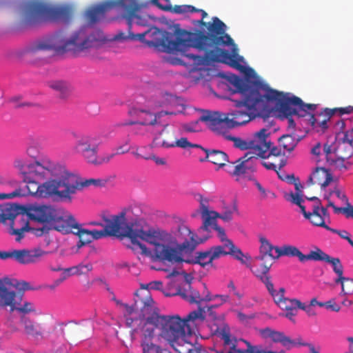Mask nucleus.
<instances>
[{
  "mask_svg": "<svg viewBox=\"0 0 353 353\" xmlns=\"http://www.w3.org/2000/svg\"><path fill=\"white\" fill-rule=\"evenodd\" d=\"M229 82L235 88V92L241 94V100H232L235 109L227 114L207 111L199 121H209L213 126L220 125L223 121L232 127L246 124L256 117L269 115L270 108L267 105V96L273 91L267 84L261 82L248 83L237 75L228 77Z\"/></svg>",
  "mask_w": 353,
  "mask_h": 353,
  "instance_id": "1",
  "label": "nucleus"
},
{
  "mask_svg": "<svg viewBox=\"0 0 353 353\" xmlns=\"http://www.w3.org/2000/svg\"><path fill=\"white\" fill-rule=\"evenodd\" d=\"M14 168L26 183L29 194L41 199H55L65 201L63 181V166L48 158L28 163L23 157H17Z\"/></svg>",
  "mask_w": 353,
  "mask_h": 353,
  "instance_id": "2",
  "label": "nucleus"
},
{
  "mask_svg": "<svg viewBox=\"0 0 353 353\" xmlns=\"http://www.w3.org/2000/svg\"><path fill=\"white\" fill-rule=\"evenodd\" d=\"M154 231L163 232L165 234L159 239H157L148 243L154 246V256L159 261L172 263L183 261V252H192L199 244L208 239L196 240L194 234L185 225H179L174 233L155 228Z\"/></svg>",
  "mask_w": 353,
  "mask_h": 353,
  "instance_id": "3",
  "label": "nucleus"
},
{
  "mask_svg": "<svg viewBox=\"0 0 353 353\" xmlns=\"http://www.w3.org/2000/svg\"><path fill=\"white\" fill-rule=\"evenodd\" d=\"M157 307L154 308L150 314L143 319L141 325H150L153 326V332L155 328H159L160 335L165 339L175 349L174 343L185 342L187 336L192 334L190 323L196 320L203 321L205 319V310L199 307L198 310L190 312L185 318L179 316L159 315L157 313Z\"/></svg>",
  "mask_w": 353,
  "mask_h": 353,
  "instance_id": "4",
  "label": "nucleus"
},
{
  "mask_svg": "<svg viewBox=\"0 0 353 353\" xmlns=\"http://www.w3.org/2000/svg\"><path fill=\"white\" fill-rule=\"evenodd\" d=\"M96 41L94 35L87 34L85 28L76 30L69 36H66L63 31H59L33 43L28 48V53L35 56L41 51H54L58 54L71 52L76 55L92 48Z\"/></svg>",
  "mask_w": 353,
  "mask_h": 353,
  "instance_id": "5",
  "label": "nucleus"
},
{
  "mask_svg": "<svg viewBox=\"0 0 353 353\" xmlns=\"http://www.w3.org/2000/svg\"><path fill=\"white\" fill-rule=\"evenodd\" d=\"M203 20H195L193 24L205 27L207 32L201 30L193 32L183 29L176 30L175 33L181 38L185 52L187 48L192 47L205 53L214 45L228 44L232 41L231 37L226 33V25L218 17H212L211 22H205Z\"/></svg>",
  "mask_w": 353,
  "mask_h": 353,
  "instance_id": "6",
  "label": "nucleus"
},
{
  "mask_svg": "<svg viewBox=\"0 0 353 353\" xmlns=\"http://www.w3.org/2000/svg\"><path fill=\"white\" fill-rule=\"evenodd\" d=\"M139 208L130 206L110 218L121 239L128 237L134 245L139 247L143 253H146L148 248L140 240L148 243L157 239H159L165 234L163 232L154 231V228L145 229L142 225L144 221L139 218Z\"/></svg>",
  "mask_w": 353,
  "mask_h": 353,
  "instance_id": "7",
  "label": "nucleus"
},
{
  "mask_svg": "<svg viewBox=\"0 0 353 353\" xmlns=\"http://www.w3.org/2000/svg\"><path fill=\"white\" fill-rule=\"evenodd\" d=\"M25 213L31 221L42 224L41 227L32 229L37 236L48 234L55 230L68 234L69 228L65 226L66 219L63 220L58 209L51 205L32 204L24 208Z\"/></svg>",
  "mask_w": 353,
  "mask_h": 353,
  "instance_id": "8",
  "label": "nucleus"
},
{
  "mask_svg": "<svg viewBox=\"0 0 353 353\" xmlns=\"http://www.w3.org/2000/svg\"><path fill=\"white\" fill-rule=\"evenodd\" d=\"M73 10L70 6H52L39 1L26 2L23 7V21L27 25H34L43 21L68 22Z\"/></svg>",
  "mask_w": 353,
  "mask_h": 353,
  "instance_id": "9",
  "label": "nucleus"
},
{
  "mask_svg": "<svg viewBox=\"0 0 353 353\" xmlns=\"http://www.w3.org/2000/svg\"><path fill=\"white\" fill-rule=\"evenodd\" d=\"M267 105L269 102L274 103L278 112V117L281 119H286L288 125L294 128L295 122L292 119V115H298L304 117L307 116L308 110H314L316 108V104H306L298 97H290L288 93H284L273 90L267 96Z\"/></svg>",
  "mask_w": 353,
  "mask_h": 353,
  "instance_id": "10",
  "label": "nucleus"
},
{
  "mask_svg": "<svg viewBox=\"0 0 353 353\" xmlns=\"http://www.w3.org/2000/svg\"><path fill=\"white\" fill-rule=\"evenodd\" d=\"M130 38L132 40H139L145 43L149 47L161 48L164 52L173 53L181 52V54L186 57L183 44L181 38L176 34L175 39L171 32L161 30L153 27L142 33L131 34Z\"/></svg>",
  "mask_w": 353,
  "mask_h": 353,
  "instance_id": "11",
  "label": "nucleus"
},
{
  "mask_svg": "<svg viewBox=\"0 0 353 353\" xmlns=\"http://www.w3.org/2000/svg\"><path fill=\"white\" fill-rule=\"evenodd\" d=\"M12 301V296H8L3 301H1L0 303L4 306H9L10 312H16L19 314V324L21 325L24 334L36 339L42 338L43 330L41 325L29 316V315L39 314L35 303L21 297L20 303L17 305L14 304Z\"/></svg>",
  "mask_w": 353,
  "mask_h": 353,
  "instance_id": "12",
  "label": "nucleus"
},
{
  "mask_svg": "<svg viewBox=\"0 0 353 353\" xmlns=\"http://www.w3.org/2000/svg\"><path fill=\"white\" fill-rule=\"evenodd\" d=\"M116 303L124 309L126 325L132 328L141 325L143 319L154 308V301L149 292L144 294H141L139 291L135 292L134 303L132 305L123 303L119 300H117Z\"/></svg>",
  "mask_w": 353,
  "mask_h": 353,
  "instance_id": "13",
  "label": "nucleus"
},
{
  "mask_svg": "<svg viewBox=\"0 0 353 353\" xmlns=\"http://www.w3.org/2000/svg\"><path fill=\"white\" fill-rule=\"evenodd\" d=\"M76 139L74 150L81 155L88 163L101 165L108 163L115 154H105L98 156L99 141L97 136L91 134H75Z\"/></svg>",
  "mask_w": 353,
  "mask_h": 353,
  "instance_id": "14",
  "label": "nucleus"
},
{
  "mask_svg": "<svg viewBox=\"0 0 353 353\" xmlns=\"http://www.w3.org/2000/svg\"><path fill=\"white\" fill-rule=\"evenodd\" d=\"M24 208L9 203L0 205V223L9 221L10 234L15 235L16 241H20L24 236V232L31 231L34 228L30 227Z\"/></svg>",
  "mask_w": 353,
  "mask_h": 353,
  "instance_id": "15",
  "label": "nucleus"
},
{
  "mask_svg": "<svg viewBox=\"0 0 353 353\" xmlns=\"http://www.w3.org/2000/svg\"><path fill=\"white\" fill-rule=\"evenodd\" d=\"M234 44V41L228 44L214 45L204 53L203 56L196 55L194 54H185V55L189 60L192 61V64L195 68L200 65H208L212 63H228L232 67L242 70L244 68L239 63V60L233 55L221 47L231 46Z\"/></svg>",
  "mask_w": 353,
  "mask_h": 353,
  "instance_id": "16",
  "label": "nucleus"
},
{
  "mask_svg": "<svg viewBox=\"0 0 353 353\" xmlns=\"http://www.w3.org/2000/svg\"><path fill=\"white\" fill-rule=\"evenodd\" d=\"M261 246L260 255L258 259L264 261L269 257L271 260L278 259L281 256L297 257L301 263H303V254L300 250L292 245L285 244L281 247L274 246L268 239L264 236L259 239Z\"/></svg>",
  "mask_w": 353,
  "mask_h": 353,
  "instance_id": "17",
  "label": "nucleus"
},
{
  "mask_svg": "<svg viewBox=\"0 0 353 353\" xmlns=\"http://www.w3.org/2000/svg\"><path fill=\"white\" fill-rule=\"evenodd\" d=\"M62 178L65 201L68 202L72 201L74 195L85 187L90 185L100 187L105 185L106 183L105 180L101 179H90L81 181L77 175L69 172L64 166Z\"/></svg>",
  "mask_w": 353,
  "mask_h": 353,
  "instance_id": "18",
  "label": "nucleus"
},
{
  "mask_svg": "<svg viewBox=\"0 0 353 353\" xmlns=\"http://www.w3.org/2000/svg\"><path fill=\"white\" fill-rule=\"evenodd\" d=\"M203 121L205 122L209 125L212 130L217 132L220 135H222L225 139L232 141L234 147L239 148L242 150L250 149L252 150L250 151V152H253L255 154H256L259 138L261 135L260 130L254 133L252 139L243 140L239 137H232V135L228 133L225 126L226 125L228 128H233L234 127L229 125L226 121H223V123H221V125H217L216 126L212 125V122L209 121Z\"/></svg>",
  "mask_w": 353,
  "mask_h": 353,
  "instance_id": "19",
  "label": "nucleus"
},
{
  "mask_svg": "<svg viewBox=\"0 0 353 353\" xmlns=\"http://www.w3.org/2000/svg\"><path fill=\"white\" fill-rule=\"evenodd\" d=\"M259 158L253 152H248L242 157L233 162H230L225 169L230 174L235 176H244L252 178L251 174L256 170Z\"/></svg>",
  "mask_w": 353,
  "mask_h": 353,
  "instance_id": "20",
  "label": "nucleus"
},
{
  "mask_svg": "<svg viewBox=\"0 0 353 353\" xmlns=\"http://www.w3.org/2000/svg\"><path fill=\"white\" fill-rule=\"evenodd\" d=\"M119 3L123 10V18L127 20L129 30L133 22L139 26H147L148 20L145 15L139 14L141 6L137 0H119Z\"/></svg>",
  "mask_w": 353,
  "mask_h": 353,
  "instance_id": "21",
  "label": "nucleus"
},
{
  "mask_svg": "<svg viewBox=\"0 0 353 353\" xmlns=\"http://www.w3.org/2000/svg\"><path fill=\"white\" fill-rule=\"evenodd\" d=\"M260 138L256 155L258 158L269 159L271 157H278L282 156L284 158L285 152L282 151L280 146L272 145L270 139L268 130L262 128L260 130Z\"/></svg>",
  "mask_w": 353,
  "mask_h": 353,
  "instance_id": "22",
  "label": "nucleus"
},
{
  "mask_svg": "<svg viewBox=\"0 0 353 353\" xmlns=\"http://www.w3.org/2000/svg\"><path fill=\"white\" fill-rule=\"evenodd\" d=\"M138 327L141 330L140 346L142 353H172L154 343L155 334L152 325H140Z\"/></svg>",
  "mask_w": 353,
  "mask_h": 353,
  "instance_id": "23",
  "label": "nucleus"
},
{
  "mask_svg": "<svg viewBox=\"0 0 353 353\" xmlns=\"http://www.w3.org/2000/svg\"><path fill=\"white\" fill-rule=\"evenodd\" d=\"M301 213L314 226L323 228L327 230H331L328 225L331 222L330 214L327 208L321 206V203L317 201L312 207V211H307L302 207Z\"/></svg>",
  "mask_w": 353,
  "mask_h": 353,
  "instance_id": "24",
  "label": "nucleus"
},
{
  "mask_svg": "<svg viewBox=\"0 0 353 353\" xmlns=\"http://www.w3.org/2000/svg\"><path fill=\"white\" fill-rule=\"evenodd\" d=\"M285 289L281 288L279 292L274 289V292L270 295L274 299L275 303L283 310H285V316L292 321H294V317L297 314V310L301 305V302L296 299H288L285 296Z\"/></svg>",
  "mask_w": 353,
  "mask_h": 353,
  "instance_id": "25",
  "label": "nucleus"
},
{
  "mask_svg": "<svg viewBox=\"0 0 353 353\" xmlns=\"http://www.w3.org/2000/svg\"><path fill=\"white\" fill-rule=\"evenodd\" d=\"M132 116L135 117V119L130 121L128 123H121L119 125H134V124H140L142 125H155L160 124L159 121V119L163 114H173L174 112H160L157 114H152V112L144 110H138L134 109L130 112Z\"/></svg>",
  "mask_w": 353,
  "mask_h": 353,
  "instance_id": "26",
  "label": "nucleus"
},
{
  "mask_svg": "<svg viewBox=\"0 0 353 353\" xmlns=\"http://www.w3.org/2000/svg\"><path fill=\"white\" fill-rule=\"evenodd\" d=\"M48 252L41 250H11L5 252V259H13L21 264L37 263L39 259Z\"/></svg>",
  "mask_w": 353,
  "mask_h": 353,
  "instance_id": "27",
  "label": "nucleus"
},
{
  "mask_svg": "<svg viewBox=\"0 0 353 353\" xmlns=\"http://www.w3.org/2000/svg\"><path fill=\"white\" fill-rule=\"evenodd\" d=\"M116 6H119V0L107 1L92 6L86 10L85 19L90 24L96 23L104 18L107 12Z\"/></svg>",
  "mask_w": 353,
  "mask_h": 353,
  "instance_id": "28",
  "label": "nucleus"
},
{
  "mask_svg": "<svg viewBox=\"0 0 353 353\" xmlns=\"http://www.w3.org/2000/svg\"><path fill=\"white\" fill-rule=\"evenodd\" d=\"M199 211L203 219V225L199 228L200 231L209 232V228L213 227L216 224V219L219 216V213L210 210L209 200L207 198L200 196L199 200Z\"/></svg>",
  "mask_w": 353,
  "mask_h": 353,
  "instance_id": "29",
  "label": "nucleus"
},
{
  "mask_svg": "<svg viewBox=\"0 0 353 353\" xmlns=\"http://www.w3.org/2000/svg\"><path fill=\"white\" fill-rule=\"evenodd\" d=\"M65 226L69 228L68 233L72 232L79 236V241L77 244L79 248L92 241L90 230L81 228L72 216L67 217Z\"/></svg>",
  "mask_w": 353,
  "mask_h": 353,
  "instance_id": "30",
  "label": "nucleus"
},
{
  "mask_svg": "<svg viewBox=\"0 0 353 353\" xmlns=\"http://www.w3.org/2000/svg\"><path fill=\"white\" fill-rule=\"evenodd\" d=\"M272 261H267V258L262 261L263 263L259 266H254L252 268V272L254 275L259 279L266 287L267 290L270 294L274 292V284L271 281V276L269 274V271L272 265Z\"/></svg>",
  "mask_w": 353,
  "mask_h": 353,
  "instance_id": "31",
  "label": "nucleus"
},
{
  "mask_svg": "<svg viewBox=\"0 0 353 353\" xmlns=\"http://www.w3.org/2000/svg\"><path fill=\"white\" fill-rule=\"evenodd\" d=\"M308 123L318 132H324L328 128L327 122L333 116L331 109L325 108L321 112L307 114Z\"/></svg>",
  "mask_w": 353,
  "mask_h": 353,
  "instance_id": "32",
  "label": "nucleus"
},
{
  "mask_svg": "<svg viewBox=\"0 0 353 353\" xmlns=\"http://www.w3.org/2000/svg\"><path fill=\"white\" fill-rule=\"evenodd\" d=\"M175 139L176 135L174 130L166 125L159 134L154 138L152 144L155 147H163L165 148H174Z\"/></svg>",
  "mask_w": 353,
  "mask_h": 353,
  "instance_id": "33",
  "label": "nucleus"
},
{
  "mask_svg": "<svg viewBox=\"0 0 353 353\" xmlns=\"http://www.w3.org/2000/svg\"><path fill=\"white\" fill-rule=\"evenodd\" d=\"M178 294L190 303L200 304L202 301H210L212 300L210 292L208 290L207 294L205 297L202 298L199 292L192 288L190 283L187 284V288L180 289Z\"/></svg>",
  "mask_w": 353,
  "mask_h": 353,
  "instance_id": "34",
  "label": "nucleus"
},
{
  "mask_svg": "<svg viewBox=\"0 0 353 353\" xmlns=\"http://www.w3.org/2000/svg\"><path fill=\"white\" fill-rule=\"evenodd\" d=\"M105 223L104 228L101 230H90L92 240L99 239L106 236H113L120 237L121 236L117 230L115 225L113 223L111 218L103 217Z\"/></svg>",
  "mask_w": 353,
  "mask_h": 353,
  "instance_id": "35",
  "label": "nucleus"
},
{
  "mask_svg": "<svg viewBox=\"0 0 353 353\" xmlns=\"http://www.w3.org/2000/svg\"><path fill=\"white\" fill-rule=\"evenodd\" d=\"M205 153V158L204 159H201V161H208L218 166V168L226 167L228 164L226 163H230L229 158L228 154L222 150H204Z\"/></svg>",
  "mask_w": 353,
  "mask_h": 353,
  "instance_id": "36",
  "label": "nucleus"
},
{
  "mask_svg": "<svg viewBox=\"0 0 353 353\" xmlns=\"http://www.w3.org/2000/svg\"><path fill=\"white\" fill-rule=\"evenodd\" d=\"M332 180V176L328 170L324 168H316L309 178L308 183L326 187Z\"/></svg>",
  "mask_w": 353,
  "mask_h": 353,
  "instance_id": "37",
  "label": "nucleus"
},
{
  "mask_svg": "<svg viewBox=\"0 0 353 353\" xmlns=\"http://www.w3.org/2000/svg\"><path fill=\"white\" fill-rule=\"evenodd\" d=\"M261 164L264 168H265L267 170H273V171H275L279 177L282 179V180H285V179H290V180H295V178H294V176L292 174V175H288L286 176L285 178H283L280 174H279V170L283 168L286 163H287V160L285 158H281L279 161V163H276L274 161H270L268 159H263V160H261L259 159V161L257 162V164Z\"/></svg>",
  "mask_w": 353,
  "mask_h": 353,
  "instance_id": "38",
  "label": "nucleus"
},
{
  "mask_svg": "<svg viewBox=\"0 0 353 353\" xmlns=\"http://www.w3.org/2000/svg\"><path fill=\"white\" fill-rule=\"evenodd\" d=\"M219 336L224 341L225 345H232L228 353H246L244 350L236 348V340L233 343L230 339V331L228 325H224L218 330Z\"/></svg>",
  "mask_w": 353,
  "mask_h": 353,
  "instance_id": "39",
  "label": "nucleus"
},
{
  "mask_svg": "<svg viewBox=\"0 0 353 353\" xmlns=\"http://www.w3.org/2000/svg\"><path fill=\"white\" fill-rule=\"evenodd\" d=\"M180 99L175 96L165 93L159 97L154 103L156 108H172L179 104Z\"/></svg>",
  "mask_w": 353,
  "mask_h": 353,
  "instance_id": "40",
  "label": "nucleus"
},
{
  "mask_svg": "<svg viewBox=\"0 0 353 353\" xmlns=\"http://www.w3.org/2000/svg\"><path fill=\"white\" fill-rule=\"evenodd\" d=\"M48 86L57 92L60 97H65L70 91V84L63 80H54L48 83Z\"/></svg>",
  "mask_w": 353,
  "mask_h": 353,
  "instance_id": "41",
  "label": "nucleus"
},
{
  "mask_svg": "<svg viewBox=\"0 0 353 353\" xmlns=\"http://www.w3.org/2000/svg\"><path fill=\"white\" fill-rule=\"evenodd\" d=\"M299 141V139H296L291 134H283L279 139V143L284 152L290 153L295 149Z\"/></svg>",
  "mask_w": 353,
  "mask_h": 353,
  "instance_id": "42",
  "label": "nucleus"
},
{
  "mask_svg": "<svg viewBox=\"0 0 353 353\" xmlns=\"http://www.w3.org/2000/svg\"><path fill=\"white\" fill-rule=\"evenodd\" d=\"M336 157L341 159H350L353 155V145L336 142V146L334 149Z\"/></svg>",
  "mask_w": 353,
  "mask_h": 353,
  "instance_id": "43",
  "label": "nucleus"
},
{
  "mask_svg": "<svg viewBox=\"0 0 353 353\" xmlns=\"http://www.w3.org/2000/svg\"><path fill=\"white\" fill-rule=\"evenodd\" d=\"M210 258L211 253L210 249L204 252H196L194 259L192 260L191 263L199 264L203 268L206 266L214 267L213 262L210 261Z\"/></svg>",
  "mask_w": 353,
  "mask_h": 353,
  "instance_id": "44",
  "label": "nucleus"
},
{
  "mask_svg": "<svg viewBox=\"0 0 353 353\" xmlns=\"http://www.w3.org/2000/svg\"><path fill=\"white\" fill-rule=\"evenodd\" d=\"M328 254L324 252L319 248L316 247L314 250H311L309 254H303V263L307 261H326L328 259Z\"/></svg>",
  "mask_w": 353,
  "mask_h": 353,
  "instance_id": "45",
  "label": "nucleus"
},
{
  "mask_svg": "<svg viewBox=\"0 0 353 353\" xmlns=\"http://www.w3.org/2000/svg\"><path fill=\"white\" fill-rule=\"evenodd\" d=\"M325 262L332 265L333 271L338 275V278L335 280L336 283H339V281H341V280L344 279V276L343 275V268L339 258L331 257L329 255L328 259H327Z\"/></svg>",
  "mask_w": 353,
  "mask_h": 353,
  "instance_id": "46",
  "label": "nucleus"
},
{
  "mask_svg": "<svg viewBox=\"0 0 353 353\" xmlns=\"http://www.w3.org/2000/svg\"><path fill=\"white\" fill-rule=\"evenodd\" d=\"M271 339L275 343H281L284 347H288L289 345H294L296 343L290 337L286 336L283 332L274 330Z\"/></svg>",
  "mask_w": 353,
  "mask_h": 353,
  "instance_id": "47",
  "label": "nucleus"
},
{
  "mask_svg": "<svg viewBox=\"0 0 353 353\" xmlns=\"http://www.w3.org/2000/svg\"><path fill=\"white\" fill-rule=\"evenodd\" d=\"M210 251L211 253L210 261L212 262L222 256L228 255V246H225V244H223V245L212 246L210 248Z\"/></svg>",
  "mask_w": 353,
  "mask_h": 353,
  "instance_id": "48",
  "label": "nucleus"
},
{
  "mask_svg": "<svg viewBox=\"0 0 353 353\" xmlns=\"http://www.w3.org/2000/svg\"><path fill=\"white\" fill-rule=\"evenodd\" d=\"M227 244L225 246H228V255H232L236 259L240 261L242 263H245V261L243 260L244 254L242 251L236 247L232 241H227Z\"/></svg>",
  "mask_w": 353,
  "mask_h": 353,
  "instance_id": "49",
  "label": "nucleus"
},
{
  "mask_svg": "<svg viewBox=\"0 0 353 353\" xmlns=\"http://www.w3.org/2000/svg\"><path fill=\"white\" fill-rule=\"evenodd\" d=\"M71 272L73 275H82L86 274L92 270L91 263L79 264L77 265L70 268Z\"/></svg>",
  "mask_w": 353,
  "mask_h": 353,
  "instance_id": "50",
  "label": "nucleus"
},
{
  "mask_svg": "<svg viewBox=\"0 0 353 353\" xmlns=\"http://www.w3.org/2000/svg\"><path fill=\"white\" fill-rule=\"evenodd\" d=\"M341 284V294H350L353 292V279L344 276V279L339 281Z\"/></svg>",
  "mask_w": 353,
  "mask_h": 353,
  "instance_id": "51",
  "label": "nucleus"
},
{
  "mask_svg": "<svg viewBox=\"0 0 353 353\" xmlns=\"http://www.w3.org/2000/svg\"><path fill=\"white\" fill-rule=\"evenodd\" d=\"M196 8L191 5H176L172 6L171 12L176 14H183L187 12H194Z\"/></svg>",
  "mask_w": 353,
  "mask_h": 353,
  "instance_id": "52",
  "label": "nucleus"
},
{
  "mask_svg": "<svg viewBox=\"0 0 353 353\" xmlns=\"http://www.w3.org/2000/svg\"><path fill=\"white\" fill-rule=\"evenodd\" d=\"M348 159H341L336 157V159H332L330 163L333 164L336 168L339 169V170H348L351 165V163L350 162H345V160H347Z\"/></svg>",
  "mask_w": 353,
  "mask_h": 353,
  "instance_id": "53",
  "label": "nucleus"
},
{
  "mask_svg": "<svg viewBox=\"0 0 353 353\" xmlns=\"http://www.w3.org/2000/svg\"><path fill=\"white\" fill-rule=\"evenodd\" d=\"M289 196L290 199L288 198V200H290L292 203L297 205L301 210L302 207H304L305 210H306V206L302 204V203L304 202V200L302 198V194L299 192H291L289 194Z\"/></svg>",
  "mask_w": 353,
  "mask_h": 353,
  "instance_id": "54",
  "label": "nucleus"
},
{
  "mask_svg": "<svg viewBox=\"0 0 353 353\" xmlns=\"http://www.w3.org/2000/svg\"><path fill=\"white\" fill-rule=\"evenodd\" d=\"M152 3L162 10L171 12L172 5L169 0H152Z\"/></svg>",
  "mask_w": 353,
  "mask_h": 353,
  "instance_id": "55",
  "label": "nucleus"
},
{
  "mask_svg": "<svg viewBox=\"0 0 353 353\" xmlns=\"http://www.w3.org/2000/svg\"><path fill=\"white\" fill-rule=\"evenodd\" d=\"M163 286V283L159 281H151L147 284H141V290H159Z\"/></svg>",
  "mask_w": 353,
  "mask_h": 353,
  "instance_id": "56",
  "label": "nucleus"
},
{
  "mask_svg": "<svg viewBox=\"0 0 353 353\" xmlns=\"http://www.w3.org/2000/svg\"><path fill=\"white\" fill-rule=\"evenodd\" d=\"M347 207L336 209V214L343 213L347 218H353V206L347 202Z\"/></svg>",
  "mask_w": 353,
  "mask_h": 353,
  "instance_id": "57",
  "label": "nucleus"
},
{
  "mask_svg": "<svg viewBox=\"0 0 353 353\" xmlns=\"http://www.w3.org/2000/svg\"><path fill=\"white\" fill-rule=\"evenodd\" d=\"M214 229L218 232V236L220 239L221 241L223 243V244H227V241H230L227 238L223 228L219 226L217 224H214Z\"/></svg>",
  "mask_w": 353,
  "mask_h": 353,
  "instance_id": "58",
  "label": "nucleus"
},
{
  "mask_svg": "<svg viewBox=\"0 0 353 353\" xmlns=\"http://www.w3.org/2000/svg\"><path fill=\"white\" fill-rule=\"evenodd\" d=\"M328 231H330L333 233L337 234L341 238L345 239L347 241V242L350 243L352 240L350 238V234L347 230H339L336 229L331 228V230H329Z\"/></svg>",
  "mask_w": 353,
  "mask_h": 353,
  "instance_id": "59",
  "label": "nucleus"
},
{
  "mask_svg": "<svg viewBox=\"0 0 353 353\" xmlns=\"http://www.w3.org/2000/svg\"><path fill=\"white\" fill-rule=\"evenodd\" d=\"M338 142L340 143H350V145H353V135L352 132L350 131H346L343 133V137L341 139H339Z\"/></svg>",
  "mask_w": 353,
  "mask_h": 353,
  "instance_id": "60",
  "label": "nucleus"
},
{
  "mask_svg": "<svg viewBox=\"0 0 353 353\" xmlns=\"http://www.w3.org/2000/svg\"><path fill=\"white\" fill-rule=\"evenodd\" d=\"M190 142H189L188 139L185 138V137H182L179 139H177L176 138V139L174 140V148L179 147L181 148H186L190 147Z\"/></svg>",
  "mask_w": 353,
  "mask_h": 353,
  "instance_id": "61",
  "label": "nucleus"
},
{
  "mask_svg": "<svg viewBox=\"0 0 353 353\" xmlns=\"http://www.w3.org/2000/svg\"><path fill=\"white\" fill-rule=\"evenodd\" d=\"M331 111L332 112L333 115L335 114V112H339L340 115L350 114L353 112V106L348 105L344 108H333L331 109Z\"/></svg>",
  "mask_w": 353,
  "mask_h": 353,
  "instance_id": "62",
  "label": "nucleus"
},
{
  "mask_svg": "<svg viewBox=\"0 0 353 353\" xmlns=\"http://www.w3.org/2000/svg\"><path fill=\"white\" fill-rule=\"evenodd\" d=\"M247 345V350H244L246 353H263V350H261V347L257 345H252L247 341L243 340Z\"/></svg>",
  "mask_w": 353,
  "mask_h": 353,
  "instance_id": "63",
  "label": "nucleus"
},
{
  "mask_svg": "<svg viewBox=\"0 0 353 353\" xmlns=\"http://www.w3.org/2000/svg\"><path fill=\"white\" fill-rule=\"evenodd\" d=\"M249 180L252 181L254 185L256 187L259 192L261 193V196L265 199L267 197V191L261 185V183L254 178H249Z\"/></svg>",
  "mask_w": 353,
  "mask_h": 353,
  "instance_id": "64",
  "label": "nucleus"
}]
</instances>
